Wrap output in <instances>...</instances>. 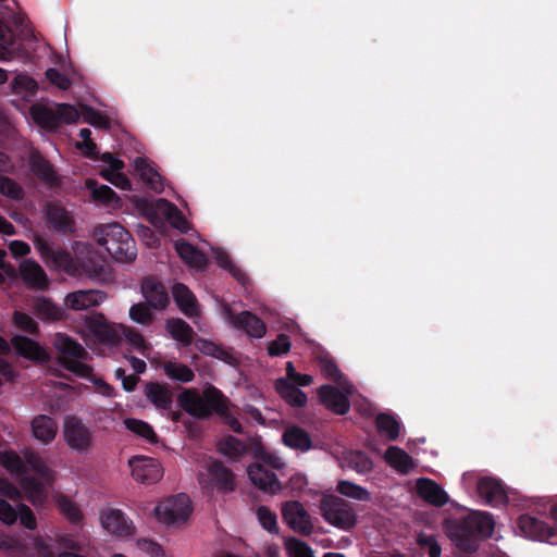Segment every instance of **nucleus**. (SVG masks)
<instances>
[{
	"instance_id": "obj_38",
	"label": "nucleus",
	"mask_w": 557,
	"mask_h": 557,
	"mask_svg": "<svg viewBox=\"0 0 557 557\" xmlns=\"http://www.w3.org/2000/svg\"><path fill=\"white\" fill-rule=\"evenodd\" d=\"M384 457L386 462L400 473H408L413 467L412 458L397 446H389Z\"/></svg>"
},
{
	"instance_id": "obj_34",
	"label": "nucleus",
	"mask_w": 557,
	"mask_h": 557,
	"mask_svg": "<svg viewBox=\"0 0 557 557\" xmlns=\"http://www.w3.org/2000/svg\"><path fill=\"white\" fill-rule=\"evenodd\" d=\"M35 246L41 256L51 258L54 262L64 265L67 273L74 274L75 261L70 252L63 249L54 250L47 240L40 238L36 240Z\"/></svg>"
},
{
	"instance_id": "obj_14",
	"label": "nucleus",
	"mask_w": 557,
	"mask_h": 557,
	"mask_svg": "<svg viewBox=\"0 0 557 557\" xmlns=\"http://www.w3.org/2000/svg\"><path fill=\"white\" fill-rule=\"evenodd\" d=\"M247 473L251 483L265 493L276 494L282 490V484L276 474L261 463L250 465Z\"/></svg>"
},
{
	"instance_id": "obj_13",
	"label": "nucleus",
	"mask_w": 557,
	"mask_h": 557,
	"mask_svg": "<svg viewBox=\"0 0 557 557\" xmlns=\"http://www.w3.org/2000/svg\"><path fill=\"white\" fill-rule=\"evenodd\" d=\"M141 294L147 305L156 310H163L170 301L165 286L154 277H144L141 281Z\"/></svg>"
},
{
	"instance_id": "obj_27",
	"label": "nucleus",
	"mask_w": 557,
	"mask_h": 557,
	"mask_svg": "<svg viewBox=\"0 0 557 557\" xmlns=\"http://www.w3.org/2000/svg\"><path fill=\"white\" fill-rule=\"evenodd\" d=\"M208 472L218 488V491L227 493L232 492L235 488V480L233 472L226 468L222 461L213 460L209 468Z\"/></svg>"
},
{
	"instance_id": "obj_23",
	"label": "nucleus",
	"mask_w": 557,
	"mask_h": 557,
	"mask_svg": "<svg viewBox=\"0 0 557 557\" xmlns=\"http://www.w3.org/2000/svg\"><path fill=\"white\" fill-rule=\"evenodd\" d=\"M172 295L177 308L188 318L199 314L198 302L193 292L183 283H175Z\"/></svg>"
},
{
	"instance_id": "obj_20",
	"label": "nucleus",
	"mask_w": 557,
	"mask_h": 557,
	"mask_svg": "<svg viewBox=\"0 0 557 557\" xmlns=\"http://www.w3.org/2000/svg\"><path fill=\"white\" fill-rule=\"evenodd\" d=\"M121 224L119 223H109L104 225H99L94 231V237L99 246L106 248L109 252L111 247L117 246L120 242L128 234Z\"/></svg>"
},
{
	"instance_id": "obj_47",
	"label": "nucleus",
	"mask_w": 557,
	"mask_h": 557,
	"mask_svg": "<svg viewBox=\"0 0 557 557\" xmlns=\"http://www.w3.org/2000/svg\"><path fill=\"white\" fill-rule=\"evenodd\" d=\"M58 509L72 523H78L83 516L78 506L71 500L67 496L60 494L55 497Z\"/></svg>"
},
{
	"instance_id": "obj_24",
	"label": "nucleus",
	"mask_w": 557,
	"mask_h": 557,
	"mask_svg": "<svg viewBox=\"0 0 557 557\" xmlns=\"http://www.w3.org/2000/svg\"><path fill=\"white\" fill-rule=\"evenodd\" d=\"M175 250L180 258L189 267L202 270L208 264L207 256L196 246L185 239L174 243Z\"/></svg>"
},
{
	"instance_id": "obj_52",
	"label": "nucleus",
	"mask_w": 557,
	"mask_h": 557,
	"mask_svg": "<svg viewBox=\"0 0 557 557\" xmlns=\"http://www.w3.org/2000/svg\"><path fill=\"white\" fill-rule=\"evenodd\" d=\"M292 343L288 335L281 333L277 337L268 344V355L271 357H278L287 354L290 350Z\"/></svg>"
},
{
	"instance_id": "obj_16",
	"label": "nucleus",
	"mask_w": 557,
	"mask_h": 557,
	"mask_svg": "<svg viewBox=\"0 0 557 557\" xmlns=\"http://www.w3.org/2000/svg\"><path fill=\"white\" fill-rule=\"evenodd\" d=\"M476 490L480 497L491 506H500L508 503V496L504 484L495 478L485 476L480 479Z\"/></svg>"
},
{
	"instance_id": "obj_62",
	"label": "nucleus",
	"mask_w": 557,
	"mask_h": 557,
	"mask_svg": "<svg viewBox=\"0 0 557 557\" xmlns=\"http://www.w3.org/2000/svg\"><path fill=\"white\" fill-rule=\"evenodd\" d=\"M46 78L62 90H67L72 86L71 79L61 73L58 69L50 67L46 71Z\"/></svg>"
},
{
	"instance_id": "obj_25",
	"label": "nucleus",
	"mask_w": 557,
	"mask_h": 557,
	"mask_svg": "<svg viewBox=\"0 0 557 557\" xmlns=\"http://www.w3.org/2000/svg\"><path fill=\"white\" fill-rule=\"evenodd\" d=\"M232 322L236 327L244 330L250 337L261 338L267 332L264 322L250 311H243L237 315H232Z\"/></svg>"
},
{
	"instance_id": "obj_56",
	"label": "nucleus",
	"mask_w": 557,
	"mask_h": 557,
	"mask_svg": "<svg viewBox=\"0 0 557 557\" xmlns=\"http://www.w3.org/2000/svg\"><path fill=\"white\" fill-rule=\"evenodd\" d=\"M17 520L20 521V524L29 530L35 531L37 529V519L34 513V511L25 504L20 503L17 505Z\"/></svg>"
},
{
	"instance_id": "obj_15",
	"label": "nucleus",
	"mask_w": 557,
	"mask_h": 557,
	"mask_svg": "<svg viewBox=\"0 0 557 557\" xmlns=\"http://www.w3.org/2000/svg\"><path fill=\"white\" fill-rule=\"evenodd\" d=\"M46 223L48 228L71 234L75 231V222L71 213L60 205L49 203L46 210Z\"/></svg>"
},
{
	"instance_id": "obj_33",
	"label": "nucleus",
	"mask_w": 557,
	"mask_h": 557,
	"mask_svg": "<svg viewBox=\"0 0 557 557\" xmlns=\"http://www.w3.org/2000/svg\"><path fill=\"white\" fill-rule=\"evenodd\" d=\"M165 329L171 337L181 343L183 347H187L194 342L195 332L193 327L181 318L168 319Z\"/></svg>"
},
{
	"instance_id": "obj_48",
	"label": "nucleus",
	"mask_w": 557,
	"mask_h": 557,
	"mask_svg": "<svg viewBox=\"0 0 557 557\" xmlns=\"http://www.w3.org/2000/svg\"><path fill=\"white\" fill-rule=\"evenodd\" d=\"M78 265L82 268V272H78L77 263L75 262V269L74 274H86L89 277H102L107 272V267L103 264V262L92 259V258H86L78 262Z\"/></svg>"
},
{
	"instance_id": "obj_19",
	"label": "nucleus",
	"mask_w": 557,
	"mask_h": 557,
	"mask_svg": "<svg viewBox=\"0 0 557 557\" xmlns=\"http://www.w3.org/2000/svg\"><path fill=\"white\" fill-rule=\"evenodd\" d=\"M107 298V294L98 289L77 290L66 295L64 304L72 310H84L99 306Z\"/></svg>"
},
{
	"instance_id": "obj_3",
	"label": "nucleus",
	"mask_w": 557,
	"mask_h": 557,
	"mask_svg": "<svg viewBox=\"0 0 557 557\" xmlns=\"http://www.w3.org/2000/svg\"><path fill=\"white\" fill-rule=\"evenodd\" d=\"M30 115L38 126L49 132L57 131L62 124L75 123L79 117L76 108L67 103H58L53 108L34 104Z\"/></svg>"
},
{
	"instance_id": "obj_43",
	"label": "nucleus",
	"mask_w": 557,
	"mask_h": 557,
	"mask_svg": "<svg viewBox=\"0 0 557 557\" xmlns=\"http://www.w3.org/2000/svg\"><path fill=\"white\" fill-rule=\"evenodd\" d=\"M163 371L168 377L181 383H189L195 379L193 369L175 361H165L163 363Z\"/></svg>"
},
{
	"instance_id": "obj_7",
	"label": "nucleus",
	"mask_w": 557,
	"mask_h": 557,
	"mask_svg": "<svg viewBox=\"0 0 557 557\" xmlns=\"http://www.w3.org/2000/svg\"><path fill=\"white\" fill-rule=\"evenodd\" d=\"M66 445L78 454L88 453L94 444L91 430L76 416H67L63 424Z\"/></svg>"
},
{
	"instance_id": "obj_40",
	"label": "nucleus",
	"mask_w": 557,
	"mask_h": 557,
	"mask_svg": "<svg viewBox=\"0 0 557 557\" xmlns=\"http://www.w3.org/2000/svg\"><path fill=\"white\" fill-rule=\"evenodd\" d=\"M375 426L380 434H383L388 441H396L400 432V423L391 413L382 412L375 418Z\"/></svg>"
},
{
	"instance_id": "obj_51",
	"label": "nucleus",
	"mask_w": 557,
	"mask_h": 557,
	"mask_svg": "<svg viewBox=\"0 0 557 557\" xmlns=\"http://www.w3.org/2000/svg\"><path fill=\"white\" fill-rule=\"evenodd\" d=\"M151 307L144 302L134 304L129 308V318L141 325H149L154 320V314L150 310Z\"/></svg>"
},
{
	"instance_id": "obj_36",
	"label": "nucleus",
	"mask_w": 557,
	"mask_h": 557,
	"mask_svg": "<svg viewBox=\"0 0 557 557\" xmlns=\"http://www.w3.org/2000/svg\"><path fill=\"white\" fill-rule=\"evenodd\" d=\"M53 345L55 349L66 357L74 359H86L88 352L86 349L76 341L72 339L65 334L58 333L55 335Z\"/></svg>"
},
{
	"instance_id": "obj_22",
	"label": "nucleus",
	"mask_w": 557,
	"mask_h": 557,
	"mask_svg": "<svg viewBox=\"0 0 557 557\" xmlns=\"http://www.w3.org/2000/svg\"><path fill=\"white\" fill-rule=\"evenodd\" d=\"M32 434L40 443L47 445L54 441L58 423L48 414H38L30 422Z\"/></svg>"
},
{
	"instance_id": "obj_60",
	"label": "nucleus",
	"mask_w": 557,
	"mask_h": 557,
	"mask_svg": "<svg viewBox=\"0 0 557 557\" xmlns=\"http://www.w3.org/2000/svg\"><path fill=\"white\" fill-rule=\"evenodd\" d=\"M220 451L230 457H237L244 451V445L240 440L228 436L220 444Z\"/></svg>"
},
{
	"instance_id": "obj_63",
	"label": "nucleus",
	"mask_w": 557,
	"mask_h": 557,
	"mask_svg": "<svg viewBox=\"0 0 557 557\" xmlns=\"http://www.w3.org/2000/svg\"><path fill=\"white\" fill-rule=\"evenodd\" d=\"M13 88L17 92L26 91L29 94H35L38 89V85L34 78L27 75H17L14 78Z\"/></svg>"
},
{
	"instance_id": "obj_28",
	"label": "nucleus",
	"mask_w": 557,
	"mask_h": 557,
	"mask_svg": "<svg viewBox=\"0 0 557 557\" xmlns=\"http://www.w3.org/2000/svg\"><path fill=\"white\" fill-rule=\"evenodd\" d=\"M89 331L103 344L116 345L120 342V335L115 329L104 321L102 314L87 320Z\"/></svg>"
},
{
	"instance_id": "obj_59",
	"label": "nucleus",
	"mask_w": 557,
	"mask_h": 557,
	"mask_svg": "<svg viewBox=\"0 0 557 557\" xmlns=\"http://www.w3.org/2000/svg\"><path fill=\"white\" fill-rule=\"evenodd\" d=\"M82 360L83 359L70 360L64 357L61 360V363L65 369L75 373L76 375H78L81 377H88L91 374L92 369L88 364L82 362Z\"/></svg>"
},
{
	"instance_id": "obj_6",
	"label": "nucleus",
	"mask_w": 557,
	"mask_h": 557,
	"mask_svg": "<svg viewBox=\"0 0 557 557\" xmlns=\"http://www.w3.org/2000/svg\"><path fill=\"white\" fill-rule=\"evenodd\" d=\"M321 510L325 521L338 529L350 530L357 524L358 518L352 506L338 496L324 499Z\"/></svg>"
},
{
	"instance_id": "obj_64",
	"label": "nucleus",
	"mask_w": 557,
	"mask_h": 557,
	"mask_svg": "<svg viewBox=\"0 0 557 557\" xmlns=\"http://www.w3.org/2000/svg\"><path fill=\"white\" fill-rule=\"evenodd\" d=\"M137 546L140 550L147 553L151 557L164 556V550L160 544L149 539H139Z\"/></svg>"
},
{
	"instance_id": "obj_44",
	"label": "nucleus",
	"mask_w": 557,
	"mask_h": 557,
	"mask_svg": "<svg viewBox=\"0 0 557 557\" xmlns=\"http://www.w3.org/2000/svg\"><path fill=\"white\" fill-rule=\"evenodd\" d=\"M337 492L346 497L354 498L357 500H371V493L367 488L350 481H339L337 483Z\"/></svg>"
},
{
	"instance_id": "obj_55",
	"label": "nucleus",
	"mask_w": 557,
	"mask_h": 557,
	"mask_svg": "<svg viewBox=\"0 0 557 557\" xmlns=\"http://www.w3.org/2000/svg\"><path fill=\"white\" fill-rule=\"evenodd\" d=\"M257 517L263 529L271 533H277L278 528L276 522V515L273 511H271L268 507H258Z\"/></svg>"
},
{
	"instance_id": "obj_31",
	"label": "nucleus",
	"mask_w": 557,
	"mask_h": 557,
	"mask_svg": "<svg viewBox=\"0 0 557 557\" xmlns=\"http://www.w3.org/2000/svg\"><path fill=\"white\" fill-rule=\"evenodd\" d=\"M275 389L278 395L290 406L301 408L307 405V395L297 386L288 382L284 377H280L275 382Z\"/></svg>"
},
{
	"instance_id": "obj_10",
	"label": "nucleus",
	"mask_w": 557,
	"mask_h": 557,
	"mask_svg": "<svg viewBox=\"0 0 557 557\" xmlns=\"http://www.w3.org/2000/svg\"><path fill=\"white\" fill-rule=\"evenodd\" d=\"M282 517L295 532L302 535H309L312 532L310 516L299 502H286L282 508Z\"/></svg>"
},
{
	"instance_id": "obj_39",
	"label": "nucleus",
	"mask_w": 557,
	"mask_h": 557,
	"mask_svg": "<svg viewBox=\"0 0 557 557\" xmlns=\"http://www.w3.org/2000/svg\"><path fill=\"white\" fill-rule=\"evenodd\" d=\"M114 260L119 262H132L137 256L136 243L128 233L115 247H111L108 252Z\"/></svg>"
},
{
	"instance_id": "obj_17",
	"label": "nucleus",
	"mask_w": 557,
	"mask_h": 557,
	"mask_svg": "<svg viewBox=\"0 0 557 557\" xmlns=\"http://www.w3.org/2000/svg\"><path fill=\"white\" fill-rule=\"evenodd\" d=\"M20 276L29 289L42 290L49 285L45 270L33 260H23L18 267Z\"/></svg>"
},
{
	"instance_id": "obj_26",
	"label": "nucleus",
	"mask_w": 557,
	"mask_h": 557,
	"mask_svg": "<svg viewBox=\"0 0 557 557\" xmlns=\"http://www.w3.org/2000/svg\"><path fill=\"white\" fill-rule=\"evenodd\" d=\"M145 396L158 409L171 410L173 405V394L170 388L158 382L146 384Z\"/></svg>"
},
{
	"instance_id": "obj_12",
	"label": "nucleus",
	"mask_w": 557,
	"mask_h": 557,
	"mask_svg": "<svg viewBox=\"0 0 557 557\" xmlns=\"http://www.w3.org/2000/svg\"><path fill=\"white\" fill-rule=\"evenodd\" d=\"M11 345L15 349V352L24 359L35 363H47L50 361V355L47 350L37 341L30 337L15 335L11 339Z\"/></svg>"
},
{
	"instance_id": "obj_54",
	"label": "nucleus",
	"mask_w": 557,
	"mask_h": 557,
	"mask_svg": "<svg viewBox=\"0 0 557 557\" xmlns=\"http://www.w3.org/2000/svg\"><path fill=\"white\" fill-rule=\"evenodd\" d=\"M82 109L84 113V120L86 123L101 128L110 127L109 119L106 115H103L100 111L88 106H84Z\"/></svg>"
},
{
	"instance_id": "obj_30",
	"label": "nucleus",
	"mask_w": 557,
	"mask_h": 557,
	"mask_svg": "<svg viewBox=\"0 0 557 557\" xmlns=\"http://www.w3.org/2000/svg\"><path fill=\"white\" fill-rule=\"evenodd\" d=\"M20 485L26 498L36 507L42 506L48 498V492L44 482L35 476H24Z\"/></svg>"
},
{
	"instance_id": "obj_11",
	"label": "nucleus",
	"mask_w": 557,
	"mask_h": 557,
	"mask_svg": "<svg viewBox=\"0 0 557 557\" xmlns=\"http://www.w3.org/2000/svg\"><path fill=\"white\" fill-rule=\"evenodd\" d=\"M103 529L119 537H126L134 533L135 527L125 513L115 508L106 509L100 515Z\"/></svg>"
},
{
	"instance_id": "obj_21",
	"label": "nucleus",
	"mask_w": 557,
	"mask_h": 557,
	"mask_svg": "<svg viewBox=\"0 0 557 557\" xmlns=\"http://www.w3.org/2000/svg\"><path fill=\"white\" fill-rule=\"evenodd\" d=\"M417 492L426 503L443 507L448 503L447 493L433 480L421 478L417 480Z\"/></svg>"
},
{
	"instance_id": "obj_18",
	"label": "nucleus",
	"mask_w": 557,
	"mask_h": 557,
	"mask_svg": "<svg viewBox=\"0 0 557 557\" xmlns=\"http://www.w3.org/2000/svg\"><path fill=\"white\" fill-rule=\"evenodd\" d=\"M320 403L336 414H346L350 409L349 399L333 385H322L318 389Z\"/></svg>"
},
{
	"instance_id": "obj_32",
	"label": "nucleus",
	"mask_w": 557,
	"mask_h": 557,
	"mask_svg": "<svg viewBox=\"0 0 557 557\" xmlns=\"http://www.w3.org/2000/svg\"><path fill=\"white\" fill-rule=\"evenodd\" d=\"M134 168L140 180L153 191H163L161 175L153 169L147 159L137 157L134 161Z\"/></svg>"
},
{
	"instance_id": "obj_8",
	"label": "nucleus",
	"mask_w": 557,
	"mask_h": 557,
	"mask_svg": "<svg viewBox=\"0 0 557 557\" xmlns=\"http://www.w3.org/2000/svg\"><path fill=\"white\" fill-rule=\"evenodd\" d=\"M518 527L527 537L557 544V530L543 519L528 513L521 515L518 518Z\"/></svg>"
},
{
	"instance_id": "obj_2",
	"label": "nucleus",
	"mask_w": 557,
	"mask_h": 557,
	"mask_svg": "<svg viewBox=\"0 0 557 557\" xmlns=\"http://www.w3.org/2000/svg\"><path fill=\"white\" fill-rule=\"evenodd\" d=\"M494 527L495 521L491 513L471 511L454 522L449 536L460 550L473 553L479 548L480 540L492 536Z\"/></svg>"
},
{
	"instance_id": "obj_41",
	"label": "nucleus",
	"mask_w": 557,
	"mask_h": 557,
	"mask_svg": "<svg viewBox=\"0 0 557 557\" xmlns=\"http://www.w3.org/2000/svg\"><path fill=\"white\" fill-rule=\"evenodd\" d=\"M30 169L33 173L46 183H55L58 181L57 173L50 162L41 154H33L30 157Z\"/></svg>"
},
{
	"instance_id": "obj_37",
	"label": "nucleus",
	"mask_w": 557,
	"mask_h": 557,
	"mask_svg": "<svg viewBox=\"0 0 557 557\" xmlns=\"http://www.w3.org/2000/svg\"><path fill=\"white\" fill-rule=\"evenodd\" d=\"M343 466L360 474H366L372 471L373 461L361 450H349L343 455Z\"/></svg>"
},
{
	"instance_id": "obj_35",
	"label": "nucleus",
	"mask_w": 557,
	"mask_h": 557,
	"mask_svg": "<svg viewBox=\"0 0 557 557\" xmlns=\"http://www.w3.org/2000/svg\"><path fill=\"white\" fill-rule=\"evenodd\" d=\"M34 313L41 320L59 321L64 317L63 309L50 298L37 297L33 304Z\"/></svg>"
},
{
	"instance_id": "obj_53",
	"label": "nucleus",
	"mask_w": 557,
	"mask_h": 557,
	"mask_svg": "<svg viewBox=\"0 0 557 557\" xmlns=\"http://www.w3.org/2000/svg\"><path fill=\"white\" fill-rule=\"evenodd\" d=\"M13 321L16 327H18L20 330L32 335L39 334V326L30 315L24 312L15 311L13 314Z\"/></svg>"
},
{
	"instance_id": "obj_4",
	"label": "nucleus",
	"mask_w": 557,
	"mask_h": 557,
	"mask_svg": "<svg viewBox=\"0 0 557 557\" xmlns=\"http://www.w3.org/2000/svg\"><path fill=\"white\" fill-rule=\"evenodd\" d=\"M137 207L149 219L151 223H156L159 215L163 216L172 227L181 233H188L190 224L182 213V211L172 202L164 198H159L154 201L147 199L137 200Z\"/></svg>"
},
{
	"instance_id": "obj_61",
	"label": "nucleus",
	"mask_w": 557,
	"mask_h": 557,
	"mask_svg": "<svg viewBox=\"0 0 557 557\" xmlns=\"http://www.w3.org/2000/svg\"><path fill=\"white\" fill-rule=\"evenodd\" d=\"M17 506L14 508L8 500L0 498V521L12 525L17 521Z\"/></svg>"
},
{
	"instance_id": "obj_5",
	"label": "nucleus",
	"mask_w": 557,
	"mask_h": 557,
	"mask_svg": "<svg viewBox=\"0 0 557 557\" xmlns=\"http://www.w3.org/2000/svg\"><path fill=\"white\" fill-rule=\"evenodd\" d=\"M154 512L157 519L166 525L184 523L191 513L190 499L184 493L173 495L160 502Z\"/></svg>"
},
{
	"instance_id": "obj_1",
	"label": "nucleus",
	"mask_w": 557,
	"mask_h": 557,
	"mask_svg": "<svg viewBox=\"0 0 557 557\" xmlns=\"http://www.w3.org/2000/svg\"><path fill=\"white\" fill-rule=\"evenodd\" d=\"M227 398L213 385L203 389L202 396L194 388L184 389L177 397L180 407L196 419H208L214 412L226 419L237 434L244 432L240 422L228 414Z\"/></svg>"
},
{
	"instance_id": "obj_29",
	"label": "nucleus",
	"mask_w": 557,
	"mask_h": 557,
	"mask_svg": "<svg viewBox=\"0 0 557 557\" xmlns=\"http://www.w3.org/2000/svg\"><path fill=\"white\" fill-rule=\"evenodd\" d=\"M283 443L295 450L308 451L312 448L310 434L298 425L287 428L282 436Z\"/></svg>"
},
{
	"instance_id": "obj_50",
	"label": "nucleus",
	"mask_w": 557,
	"mask_h": 557,
	"mask_svg": "<svg viewBox=\"0 0 557 557\" xmlns=\"http://www.w3.org/2000/svg\"><path fill=\"white\" fill-rule=\"evenodd\" d=\"M0 194L12 199L22 200L25 196L23 187L13 178L0 175Z\"/></svg>"
},
{
	"instance_id": "obj_58",
	"label": "nucleus",
	"mask_w": 557,
	"mask_h": 557,
	"mask_svg": "<svg viewBox=\"0 0 557 557\" xmlns=\"http://www.w3.org/2000/svg\"><path fill=\"white\" fill-rule=\"evenodd\" d=\"M418 545L421 549L425 550L429 557H440L442 554V548L436 541L435 535H419Z\"/></svg>"
},
{
	"instance_id": "obj_42",
	"label": "nucleus",
	"mask_w": 557,
	"mask_h": 557,
	"mask_svg": "<svg viewBox=\"0 0 557 557\" xmlns=\"http://www.w3.org/2000/svg\"><path fill=\"white\" fill-rule=\"evenodd\" d=\"M123 423L128 431L146 440L149 444H157L159 442L157 433L148 422L135 418H126Z\"/></svg>"
},
{
	"instance_id": "obj_46",
	"label": "nucleus",
	"mask_w": 557,
	"mask_h": 557,
	"mask_svg": "<svg viewBox=\"0 0 557 557\" xmlns=\"http://www.w3.org/2000/svg\"><path fill=\"white\" fill-rule=\"evenodd\" d=\"M25 462L28 467L45 479L48 483L53 480L52 470L47 466L46 461L34 451H26L24 454Z\"/></svg>"
},
{
	"instance_id": "obj_9",
	"label": "nucleus",
	"mask_w": 557,
	"mask_h": 557,
	"mask_svg": "<svg viewBox=\"0 0 557 557\" xmlns=\"http://www.w3.org/2000/svg\"><path fill=\"white\" fill-rule=\"evenodd\" d=\"M132 476L135 481L143 484H153L162 478V467L159 460L146 457L136 456L129 460Z\"/></svg>"
},
{
	"instance_id": "obj_45",
	"label": "nucleus",
	"mask_w": 557,
	"mask_h": 557,
	"mask_svg": "<svg viewBox=\"0 0 557 557\" xmlns=\"http://www.w3.org/2000/svg\"><path fill=\"white\" fill-rule=\"evenodd\" d=\"M87 187L91 190L92 198L104 205H113L119 201L116 193L108 185H97L96 181L88 180Z\"/></svg>"
},
{
	"instance_id": "obj_57",
	"label": "nucleus",
	"mask_w": 557,
	"mask_h": 557,
	"mask_svg": "<svg viewBox=\"0 0 557 557\" xmlns=\"http://www.w3.org/2000/svg\"><path fill=\"white\" fill-rule=\"evenodd\" d=\"M319 367L322 374L334 382L341 380L342 373L336 362L330 357H322L319 359Z\"/></svg>"
},
{
	"instance_id": "obj_49",
	"label": "nucleus",
	"mask_w": 557,
	"mask_h": 557,
	"mask_svg": "<svg viewBox=\"0 0 557 557\" xmlns=\"http://www.w3.org/2000/svg\"><path fill=\"white\" fill-rule=\"evenodd\" d=\"M0 465L12 473L23 474L26 472L25 462L14 450L0 451Z\"/></svg>"
}]
</instances>
